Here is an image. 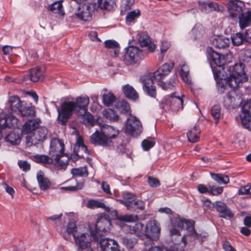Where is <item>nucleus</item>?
Listing matches in <instances>:
<instances>
[{
    "mask_svg": "<svg viewBox=\"0 0 251 251\" xmlns=\"http://www.w3.org/2000/svg\"><path fill=\"white\" fill-rule=\"evenodd\" d=\"M86 103L85 96H80L75 99H72V100H66L63 101L59 107L56 105L58 124L66 125L74 113L77 115V113H81L83 111L84 105Z\"/></svg>",
    "mask_w": 251,
    "mask_h": 251,
    "instance_id": "nucleus-1",
    "label": "nucleus"
},
{
    "mask_svg": "<svg viewBox=\"0 0 251 251\" xmlns=\"http://www.w3.org/2000/svg\"><path fill=\"white\" fill-rule=\"evenodd\" d=\"M119 134V130L113 126L103 125L100 127V131L96 130L90 136V142L94 145L111 148L114 146L113 140L116 138Z\"/></svg>",
    "mask_w": 251,
    "mask_h": 251,
    "instance_id": "nucleus-2",
    "label": "nucleus"
},
{
    "mask_svg": "<svg viewBox=\"0 0 251 251\" xmlns=\"http://www.w3.org/2000/svg\"><path fill=\"white\" fill-rule=\"evenodd\" d=\"M245 64L240 62L227 68V72L229 75L227 85L230 87L236 88L240 83L247 80L248 77L245 71Z\"/></svg>",
    "mask_w": 251,
    "mask_h": 251,
    "instance_id": "nucleus-3",
    "label": "nucleus"
},
{
    "mask_svg": "<svg viewBox=\"0 0 251 251\" xmlns=\"http://www.w3.org/2000/svg\"><path fill=\"white\" fill-rule=\"evenodd\" d=\"M142 51L135 46H131L126 48L123 61L126 66L134 65L142 59Z\"/></svg>",
    "mask_w": 251,
    "mask_h": 251,
    "instance_id": "nucleus-4",
    "label": "nucleus"
},
{
    "mask_svg": "<svg viewBox=\"0 0 251 251\" xmlns=\"http://www.w3.org/2000/svg\"><path fill=\"white\" fill-rule=\"evenodd\" d=\"M184 96H180L176 93L171 94L162 101V107L164 109L170 108L177 111L183 108Z\"/></svg>",
    "mask_w": 251,
    "mask_h": 251,
    "instance_id": "nucleus-5",
    "label": "nucleus"
},
{
    "mask_svg": "<svg viewBox=\"0 0 251 251\" xmlns=\"http://www.w3.org/2000/svg\"><path fill=\"white\" fill-rule=\"evenodd\" d=\"M111 225V222L105 218H99L95 225L93 230L90 226L91 235L94 240L99 241V236L105 235L108 232V228Z\"/></svg>",
    "mask_w": 251,
    "mask_h": 251,
    "instance_id": "nucleus-6",
    "label": "nucleus"
},
{
    "mask_svg": "<svg viewBox=\"0 0 251 251\" xmlns=\"http://www.w3.org/2000/svg\"><path fill=\"white\" fill-rule=\"evenodd\" d=\"M48 129L45 127L41 126L37 129L31 135L26 137V145L30 147L36 145L39 142H43L47 139Z\"/></svg>",
    "mask_w": 251,
    "mask_h": 251,
    "instance_id": "nucleus-7",
    "label": "nucleus"
},
{
    "mask_svg": "<svg viewBox=\"0 0 251 251\" xmlns=\"http://www.w3.org/2000/svg\"><path fill=\"white\" fill-rule=\"evenodd\" d=\"M142 129L140 121L136 117L130 116L127 119L125 130L127 134L137 136L141 133Z\"/></svg>",
    "mask_w": 251,
    "mask_h": 251,
    "instance_id": "nucleus-8",
    "label": "nucleus"
},
{
    "mask_svg": "<svg viewBox=\"0 0 251 251\" xmlns=\"http://www.w3.org/2000/svg\"><path fill=\"white\" fill-rule=\"evenodd\" d=\"M94 10V5L93 3H85L78 7L74 16L82 21H90L92 19Z\"/></svg>",
    "mask_w": 251,
    "mask_h": 251,
    "instance_id": "nucleus-9",
    "label": "nucleus"
},
{
    "mask_svg": "<svg viewBox=\"0 0 251 251\" xmlns=\"http://www.w3.org/2000/svg\"><path fill=\"white\" fill-rule=\"evenodd\" d=\"M242 101L241 97L234 91L228 93L224 98V106L228 109H235L240 106Z\"/></svg>",
    "mask_w": 251,
    "mask_h": 251,
    "instance_id": "nucleus-10",
    "label": "nucleus"
},
{
    "mask_svg": "<svg viewBox=\"0 0 251 251\" xmlns=\"http://www.w3.org/2000/svg\"><path fill=\"white\" fill-rule=\"evenodd\" d=\"M160 234V227L155 220L149 221L145 229V236L152 240H157Z\"/></svg>",
    "mask_w": 251,
    "mask_h": 251,
    "instance_id": "nucleus-11",
    "label": "nucleus"
},
{
    "mask_svg": "<svg viewBox=\"0 0 251 251\" xmlns=\"http://www.w3.org/2000/svg\"><path fill=\"white\" fill-rule=\"evenodd\" d=\"M16 113L26 119L33 118L36 116L35 107L31 103H27L24 100L21 102Z\"/></svg>",
    "mask_w": 251,
    "mask_h": 251,
    "instance_id": "nucleus-12",
    "label": "nucleus"
},
{
    "mask_svg": "<svg viewBox=\"0 0 251 251\" xmlns=\"http://www.w3.org/2000/svg\"><path fill=\"white\" fill-rule=\"evenodd\" d=\"M176 223L178 227L181 229L185 228L188 231L189 236L195 238L199 237V234L195 229L194 221L178 218L176 220Z\"/></svg>",
    "mask_w": 251,
    "mask_h": 251,
    "instance_id": "nucleus-13",
    "label": "nucleus"
},
{
    "mask_svg": "<svg viewBox=\"0 0 251 251\" xmlns=\"http://www.w3.org/2000/svg\"><path fill=\"white\" fill-rule=\"evenodd\" d=\"M213 210H216L220 214V217L224 219H230L234 215L226 204L221 201H217L212 204Z\"/></svg>",
    "mask_w": 251,
    "mask_h": 251,
    "instance_id": "nucleus-14",
    "label": "nucleus"
},
{
    "mask_svg": "<svg viewBox=\"0 0 251 251\" xmlns=\"http://www.w3.org/2000/svg\"><path fill=\"white\" fill-rule=\"evenodd\" d=\"M50 154L51 157L65 154L64 145L62 140L57 138H53L51 140Z\"/></svg>",
    "mask_w": 251,
    "mask_h": 251,
    "instance_id": "nucleus-15",
    "label": "nucleus"
},
{
    "mask_svg": "<svg viewBox=\"0 0 251 251\" xmlns=\"http://www.w3.org/2000/svg\"><path fill=\"white\" fill-rule=\"evenodd\" d=\"M244 4L241 1L229 2L227 4V10L230 16L232 18H238L242 14Z\"/></svg>",
    "mask_w": 251,
    "mask_h": 251,
    "instance_id": "nucleus-16",
    "label": "nucleus"
},
{
    "mask_svg": "<svg viewBox=\"0 0 251 251\" xmlns=\"http://www.w3.org/2000/svg\"><path fill=\"white\" fill-rule=\"evenodd\" d=\"M140 80L143 83V89L144 92L152 98L155 97L156 90L152 79L148 76H144L141 77Z\"/></svg>",
    "mask_w": 251,
    "mask_h": 251,
    "instance_id": "nucleus-17",
    "label": "nucleus"
},
{
    "mask_svg": "<svg viewBox=\"0 0 251 251\" xmlns=\"http://www.w3.org/2000/svg\"><path fill=\"white\" fill-rule=\"evenodd\" d=\"M177 70L183 81L187 84H191L192 80L189 67L185 61H180Z\"/></svg>",
    "mask_w": 251,
    "mask_h": 251,
    "instance_id": "nucleus-18",
    "label": "nucleus"
},
{
    "mask_svg": "<svg viewBox=\"0 0 251 251\" xmlns=\"http://www.w3.org/2000/svg\"><path fill=\"white\" fill-rule=\"evenodd\" d=\"M137 36L141 46L147 48L148 50L151 52L154 51L156 48V45L151 41L150 36L146 32L140 33L138 34Z\"/></svg>",
    "mask_w": 251,
    "mask_h": 251,
    "instance_id": "nucleus-19",
    "label": "nucleus"
},
{
    "mask_svg": "<svg viewBox=\"0 0 251 251\" xmlns=\"http://www.w3.org/2000/svg\"><path fill=\"white\" fill-rule=\"evenodd\" d=\"M79 233L77 230V227L74 222L69 223L66 228L61 231V235L63 238L66 241H71L72 236L75 238V236H76Z\"/></svg>",
    "mask_w": 251,
    "mask_h": 251,
    "instance_id": "nucleus-20",
    "label": "nucleus"
},
{
    "mask_svg": "<svg viewBox=\"0 0 251 251\" xmlns=\"http://www.w3.org/2000/svg\"><path fill=\"white\" fill-rule=\"evenodd\" d=\"M91 236H92L87 233L80 232L75 236L74 240L75 244L78 246V248L90 247L92 241Z\"/></svg>",
    "mask_w": 251,
    "mask_h": 251,
    "instance_id": "nucleus-21",
    "label": "nucleus"
},
{
    "mask_svg": "<svg viewBox=\"0 0 251 251\" xmlns=\"http://www.w3.org/2000/svg\"><path fill=\"white\" fill-rule=\"evenodd\" d=\"M42 121L40 118L28 120L24 125L22 132L25 134H33L39 127Z\"/></svg>",
    "mask_w": 251,
    "mask_h": 251,
    "instance_id": "nucleus-22",
    "label": "nucleus"
},
{
    "mask_svg": "<svg viewBox=\"0 0 251 251\" xmlns=\"http://www.w3.org/2000/svg\"><path fill=\"white\" fill-rule=\"evenodd\" d=\"M245 103L242 106L240 117L241 123L245 128L251 130V107L244 108Z\"/></svg>",
    "mask_w": 251,
    "mask_h": 251,
    "instance_id": "nucleus-23",
    "label": "nucleus"
},
{
    "mask_svg": "<svg viewBox=\"0 0 251 251\" xmlns=\"http://www.w3.org/2000/svg\"><path fill=\"white\" fill-rule=\"evenodd\" d=\"M100 246L102 251H111L119 248V246L116 240L108 238L100 239Z\"/></svg>",
    "mask_w": 251,
    "mask_h": 251,
    "instance_id": "nucleus-24",
    "label": "nucleus"
},
{
    "mask_svg": "<svg viewBox=\"0 0 251 251\" xmlns=\"http://www.w3.org/2000/svg\"><path fill=\"white\" fill-rule=\"evenodd\" d=\"M228 67L225 65H218L212 68V71L215 78L220 79H223L226 81V85H227V79L228 73L227 71Z\"/></svg>",
    "mask_w": 251,
    "mask_h": 251,
    "instance_id": "nucleus-25",
    "label": "nucleus"
},
{
    "mask_svg": "<svg viewBox=\"0 0 251 251\" xmlns=\"http://www.w3.org/2000/svg\"><path fill=\"white\" fill-rule=\"evenodd\" d=\"M144 227V224L138 222L134 226L125 225L124 226L123 228L125 230H128L131 234H134L139 237L141 238L145 236Z\"/></svg>",
    "mask_w": 251,
    "mask_h": 251,
    "instance_id": "nucleus-26",
    "label": "nucleus"
},
{
    "mask_svg": "<svg viewBox=\"0 0 251 251\" xmlns=\"http://www.w3.org/2000/svg\"><path fill=\"white\" fill-rule=\"evenodd\" d=\"M86 103L84 105L83 111L82 113H77V115L80 116L82 119L84 124L88 125H92L94 118L91 114L88 111V105L89 103V98L88 96H85Z\"/></svg>",
    "mask_w": 251,
    "mask_h": 251,
    "instance_id": "nucleus-27",
    "label": "nucleus"
},
{
    "mask_svg": "<svg viewBox=\"0 0 251 251\" xmlns=\"http://www.w3.org/2000/svg\"><path fill=\"white\" fill-rule=\"evenodd\" d=\"M22 131L19 129H14L5 137V140L11 145H18L22 139Z\"/></svg>",
    "mask_w": 251,
    "mask_h": 251,
    "instance_id": "nucleus-28",
    "label": "nucleus"
},
{
    "mask_svg": "<svg viewBox=\"0 0 251 251\" xmlns=\"http://www.w3.org/2000/svg\"><path fill=\"white\" fill-rule=\"evenodd\" d=\"M37 179L41 190L45 191L50 188L51 182L48 177L45 176L43 172L40 171L37 173Z\"/></svg>",
    "mask_w": 251,
    "mask_h": 251,
    "instance_id": "nucleus-29",
    "label": "nucleus"
},
{
    "mask_svg": "<svg viewBox=\"0 0 251 251\" xmlns=\"http://www.w3.org/2000/svg\"><path fill=\"white\" fill-rule=\"evenodd\" d=\"M239 25L241 29H243L251 25V11H248L243 12L239 17Z\"/></svg>",
    "mask_w": 251,
    "mask_h": 251,
    "instance_id": "nucleus-30",
    "label": "nucleus"
},
{
    "mask_svg": "<svg viewBox=\"0 0 251 251\" xmlns=\"http://www.w3.org/2000/svg\"><path fill=\"white\" fill-rule=\"evenodd\" d=\"M214 46L218 49H224L228 46L230 40L224 36H216L212 40Z\"/></svg>",
    "mask_w": 251,
    "mask_h": 251,
    "instance_id": "nucleus-31",
    "label": "nucleus"
},
{
    "mask_svg": "<svg viewBox=\"0 0 251 251\" xmlns=\"http://www.w3.org/2000/svg\"><path fill=\"white\" fill-rule=\"evenodd\" d=\"M54 160V165L58 169L65 170L68 166L69 157L65 155L57 156L53 157Z\"/></svg>",
    "mask_w": 251,
    "mask_h": 251,
    "instance_id": "nucleus-32",
    "label": "nucleus"
},
{
    "mask_svg": "<svg viewBox=\"0 0 251 251\" xmlns=\"http://www.w3.org/2000/svg\"><path fill=\"white\" fill-rule=\"evenodd\" d=\"M30 80L33 82L42 81L44 79V70L36 67L30 70Z\"/></svg>",
    "mask_w": 251,
    "mask_h": 251,
    "instance_id": "nucleus-33",
    "label": "nucleus"
},
{
    "mask_svg": "<svg viewBox=\"0 0 251 251\" xmlns=\"http://www.w3.org/2000/svg\"><path fill=\"white\" fill-rule=\"evenodd\" d=\"M135 195L128 192H123L122 194V199H119L118 201L122 204H124L127 209H128L132 202L135 199Z\"/></svg>",
    "mask_w": 251,
    "mask_h": 251,
    "instance_id": "nucleus-34",
    "label": "nucleus"
},
{
    "mask_svg": "<svg viewBox=\"0 0 251 251\" xmlns=\"http://www.w3.org/2000/svg\"><path fill=\"white\" fill-rule=\"evenodd\" d=\"M123 90L126 97L133 100H136L138 98V95L135 90L129 84L123 86Z\"/></svg>",
    "mask_w": 251,
    "mask_h": 251,
    "instance_id": "nucleus-35",
    "label": "nucleus"
},
{
    "mask_svg": "<svg viewBox=\"0 0 251 251\" xmlns=\"http://www.w3.org/2000/svg\"><path fill=\"white\" fill-rule=\"evenodd\" d=\"M116 108L121 112L127 115L130 114L129 104L125 100L118 101L116 102Z\"/></svg>",
    "mask_w": 251,
    "mask_h": 251,
    "instance_id": "nucleus-36",
    "label": "nucleus"
},
{
    "mask_svg": "<svg viewBox=\"0 0 251 251\" xmlns=\"http://www.w3.org/2000/svg\"><path fill=\"white\" fill-rule=\"evenodd\" d=\"M200 130L197 126H195L187 134L188 140L190 142L195 143L199 139Z\"/></svg>",
    "mask_w": 251,
    "mask_h": 251,
    "instance_id": "nucleus-37",
    "label": "nucleus"
},
{
    "mask_svg": "<svg viewBox=\"0 0 251 251\" xmlns=\"http://www.w3.org/2000/svg\"><path fill=\"white\" fill-rule=\"evenodd\" d=\"M115 100L116 97L111 92L106 91L103 94L102 102L105 106H110Z\"/></svg>",
    "mask_w": 251,
    "mask_h": 251,
    "instance_id": "nucleus-38",
    "label": "nucleus"
},
{
    "mask_svg": "<svg viewBox=\"0 0 251 251\" xmlns=\"http://www.w3.org/2000/svg\"><path fill=\"white\" fill-rule=\"evenodd\" d=\"M22 101L20 98L17 96H11L9 98L8 102L12 112L16 113L17 110H18V107Z\"/></svg>",
    "mask_w": 251,
    "mask_h": 251,
    "instance_id": "nucleus-39",
    "label": "nucleus"
},
{
    "mask_svg": "<svg viewBox=\"0 0 251 251\" xmlns=\"http://www.w3.org/2000/svg\"><path fill=\"white\" fill-rule=\"evenodd\" d=\"M48 9L53 13L57 14L59 15L63 16L64 14L62 3L59 1H55L50 5Z\"/></svg>",
    "mask_w": 251,
    "mask_h": 251,
    "instance_id": "nucleus-40",
    "label": "nucleus"
},
{
    "mask_svg": "<svg viewBox=\"0 0 251 251\" xmlns=\"http://www.w3.org/2000/svg\"><path fill=\"white\" fill-rule=\"evenodd\" d=\"M211 177L219 184H226L229 182L227 176L222 174L211 173Z\"/></svg>",
    "mask_w": 251,
    "mask_h": 251,
    "instance_id": "nucleus-41",
    "label": "nucleus"
},
{
    "mask_svg": "<svg viewBox=\"0 0 251 251\" xmlns=\"http://www.w3.org/2000/svg\"><path fill=\"white\" fill-rule=\"evenodd\" d=\"M210 56L216 66L225 65L226 61L223 55L213 51L210 54Z\"/></svg>",
    "mask_w": 251,
    "mask_h": 251,
    "instance_id": "nucleus-42",
    "label": "nucleus"
},
{
    "mask_svg": "<svg viewBox=\"0 0 251 251\" xmlns=\"http://www.w3.org/2000/svg\"><path fill=\"white\" fill-rule=\"evenodd\" d=\"M34 158L37 163L44 165L50 164L53 161V157H50L48 155H34Z\"/></svg>",
    "mask_w": 251,
    "mask_h": 251,
    "instance_id": "nucleus-43",
    "label": "nucleus"
},
{
    "mask_svg": "<svg viewBox=\"0 0 251 251\" xmlns=\"http://www.w3.org/2000/svg\"><path fill=\"white\" fill-rule=\"evenodd\" d=\"M98 4L101 9L110 10L113 9L115 2L114 0H98Z\"/></svg>",
    "mask_w": 251,
    "mask_h": 251,
    "instance_id": "nucleus-44",
    "label": "nucleus"
},
{
    "mask_svg": "<svg viewBox=\"0 0 251 251\" xmlns=\"http://www.w3.org/2000/svg\"><path fill=\"white\" fill-rule=\"evenodd\" d=\"M74 151L75 152H79L80 151H82L88 153V150L87 147L84 145L83 143V140L81 137H78L77 139V141L75 146Z\"/></svg>",
    "mask_w": 251,
    "mask_h": 251,
    "instance_id": "nucleus-45",
    "label": "nucleus"
},
{
    "mask_svg": "<svg viewBox=\"0 0 251 251\" xmlns=\"http://www.w3.org/2000/svg\"><path fill=\"white\" fill-rule=\"evenodd\" d=\"M211 113L215 120V123L218 124L221 117L220 106L218 105H215L212 106L211 110Z\"/></svg>",
    "mask_w": 251,
    "mask_h": 251,
    "instance_id": "nucleus-46",
    "label": "nucleus"
},
{
    "mask_svg": "<svg viewBox=\"0 0 251 251\" xmlns=\"http://www.w3.org/2000/svg\"><path fill=\"white\" fill-rule=\"evenodd\" d=\"M86 205L88 208L91 209L95 208H106L105 204L98 200H90L87 202Z\"/></svg>",
    "mask_w": 251,
    "mask_h": 251,
    "instance_id": "nucleus-47",
    "label": "nucleus"
},
{
    "mask_svg": "<svg viewBox=\"0 0 251 251\" xmlns=\"http://www.w3.org/2000/svg\"><path fill=\"white\" fill-rule=\"evenodd\" d=\"M137 242V239L134 237L126 236L123 238V243L129 249H132Z\"/></svg>",
    "mask_w": 251,
    "mask_h": 251,
    "instance_id": "nucleus-48",
    "label": "nucleus"
},
{
    "mask_svg": "<svg viewBox=\"0 0 251 251\" xmlns=\"http://www.w3.org/2000/svg\"><path fill=\"white\" fill-rule=\"evenodd\" d=\"M144 207V203L142 201L135 199L128 209L130 210H134L135 209L143 210Z\"/></svg>",
    "mask_w": 251,
    "mask_h": 251,
    "instance_id": "nucleus-49",
    "label": "nucleus"
},
{
    "mask_svg": "<svg viewBox=\"0 0 251 251\" xmlns=\"http://www.w3.org/2000/svg\"><path fill=\"white\" fill-rule=\"evenodd\" d=\"M117 219L121 221L132 222L138 220V217L136 215L126 214L119 216Z\"/></svg>",
    "mask_w": 251,
    "mask_h": 251,
    "instance_id": "nucleus-50",
    "label": "nucleus"
},
{
    "mask_svg": "<svg viewBox=\"0 0 251 251\" xmlns=\"http://www.w3.org/2000/svg\"><path fill=\"white\" fill-rule=\"evenodd\" d=\"M174 65L175 64L173 62L166 63L159 69L162 72L161 73H163V74L166 76L171 72L174 66Z\"/></svg>",
    "mask_w": 251,
    "mask_h": 251,
    "instance_id": "nucleus-51",
    "label": "nucleus"
},
{
    "mask_svg": "<svg viewBox=\"0 0 251 251\" xmlns=\"http://www.w3.org/2000/svg\"><path fill=\"white\" fill-rule=\"evenodd\" d=\"M104 115L107 119L110 120L117 121L119 119V116L116 112L112 109H108L104 111Z\"/></svg>",
    "mask_w": 251,
    "mask_h": 251,
    "instance_id": "nucleus-52",
    "label": "nucleus"
},
{
    "mask_svg": "<svg viewBox=\"0 0 251 251\" xmlns=\"http://www.w3.org/2000/svg\"><path fill=\"white\" fill-rule=\"evenodd\" d=\"M171 47V43L168 41L162 42L160 46V61H163L165 53Z\"/></svg>",
    "mask_w": 251,
    "mask_h": 251,
    "instance_id": "nucleus-53",
    "label": "nucleus"
},
{
    "mask_svg": "<svg viewBox=\"0 0 251 251\" xmlns=\"http://www.w3.org/2000/svg\"><path fill=\"white\" fill-rule=\"evenodd\" d=\"M155 145V142L152 139L148 138L144 140L142 142V146L145 151H148Z\"/></svg>",
    "mask_w": 251,
    "mask_h": 251,
    "instance_id": "nucleus-54",
    "label": "nucleus"
},
{
    "mask_svg": "<svg viewBox=\"0 0 251 251\" xmlns=\"http://www.w3.org/2000/svg\"><path fill=\"white\" fill-rule=\"evenodd\" d=\"M243 35L241 33H237L232 37V41L234 45L239 46L241 45L244 40Z\"/></svg>",
    "mask_w": 251,
    "mask_h": 251,
    "instance_id": "nucleus-55",
    "label": "nucleus"
},
{
    "mask_svg": "<svg viewBox=\"0 0 251 251\" xmlns=\"http://www.w3.org/2000/svg\"><path fill=\"white\" fill-rule=\"evenodd\" d=\"M10 120L6 119V115L4 113L0 114V139L1 138V129L7 127V121Z\"/></svg>",
    "mask_w": 251,
    "mask_h": 251,
    "instance_id": "nucleus-56",
    "label": "nucleus"
},
{
    "mask_svg": "<svg viewBox=\"0 0 251 251\" xmlns=\"http://www.w3.org/2000/svg\"><path fill=\"white\" fill-rule=\"evenodd\" d=\"M140 15V12L139 10H133L127 13L126 20L127 22H131L134 20L135 18L139 17Z\"/></svg>",
    "mask_w": 251,
    "mask_h": 251,
    "instance_id": "nucleus-57",
    "label": "nucleus"
},
{
    "mask_svg": "<svg viewBox=\"0 0 251 251\" xmlns=\"http://www.w3.org/2000/svg\"><path fill=\"white\" fill-rule=\"evenodd\" d=\"M223 191V187H216L209 185V194L211 195H218Z\"/></svg>",
    "mask_w": 251,
    "mask_h": 251,
    "instance_id": "nucleus-58",
    "label": "nucleus"
},
{
    "mask_svg": "<svg viewBox=\"0 0 251 251\" xmlns=\"http://www.w3.org/2000/svg\"><path fill=\"white\" fill-rule=\"evenodd\" d=\"M6 119H10V120L7 121V127H10L12 126H17V124L18 122V119L16 118V117L10 115H6Z\"/></svg>",
    "mask_w": 251,
    "mask_h": 251,
    "instance_id": "nucleus-59",
    "label": "nucleus"
},
{
    "mask_svg": "<svg viewBox=\"0 0 251 251\" xmlns=\"http://www.w3.org/2000/svg\"><path fill=\"white\" fill-rule=\"evenodd\" d=\"M148 182L150 186L151 187H157L160 185V181L158 179L151 176L148 177Z\"/></svg>",
    "mask_w": 251,
    "mask_h": 251,
    "instance_id": "nucleus-60",
    "label": "nucleus"
},
{
    "mask_svg": "<svg viewBox=\"0 0 251 251\" xmlns=\"http://www.w3.org/2000/svg\"><path fill=\"white\" fill-rule=\"evenodd\" d=\"M203 30L201 26L196 25L192 29V32L195 35L196 38H199L203 33Z\"/></svg>",
    "mask_w": 251,
    "mask_h": 251,
    "instance_id": "nucleus-61",
    "label": "nucleus"
},
{
    "mask_svg": "<svg viewBox=\"0 0 251 251\" xmlns=\"http://www.w3.org/2000/svg\"><path fill=\"white\" fill-rule=\"evenodd\" d=\"M105 47L110 49L118 48L119 44L114 40H107L105 42Z\"/></svg>",
    "mask_w": 251,
    "mask_h": 251,
    "instance_id": "nucleus-62",
    "label": "nucleus"
},
{
    "mask_svg": "<svg viewBox=\"0 0 251 251\" xmlns=\"http://www.w3.org/2000/svg\"><path fill=\"white\" fill-rule=\"evenodd\" d=\"M18 165L25 172L29 171L30 168V164L26 161H19L18 162Z\"/></svg>",
    "mask_w": 251,
    "mask_h": 251,
    "instance_id": "nucleus-63",
    "label": "nucleus"
},
{
    "mask_svg": "<svg viewBox=\"0 0 251 251\" xmlns=\"http://www.w3.org/2000/svg\"><path fill=\"white\" fill-rule=\"evenodd\" d=\"M161 72H162L158 69L157 71L153 73L152 76L154 79L157 81H160L166 76V75L163 74V73H161Z\"/></svg>",
    "mask_w": 251,
    "mask_h": 251,
    "instance_id": "nucleus-64",
    "label": "nucleus"
}]
</instances>
